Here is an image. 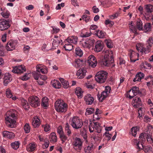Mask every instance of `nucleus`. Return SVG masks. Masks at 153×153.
<instances>
[{"mask_svg":"<svg viewBox=\"0 0 153 153\" xmlns=\"http://www.w3.org/2000/svg\"><path fill=\"white\" fill-rule=\"evenodd\" d=\"M84 61L80 59H78L76 60L73 63V65L76 68L82 67L83 66H84Z\"/></svg>","mask_w":153,"mask_h":153,"instance_id":"nucleus-21","label":"nucleus"},{"mask_svg":"<svg viewBox=\"0 0 153 153\" xmlns=\"http://www.w3.org/2000/svg\"><path fill=\"white\" fill-rule=\"evenodd\" d=\"M51 84L52 86L56 89H59L61 87V84L59 80L54 79L51 81Z\"/></svg>","mask_w":153,"mask_h":153,"instance_id":"nucleus-28","label":"nucleus"},{"mask_svg":"<svg viewBox=\"0 0 153 153\" xmlns=\"http://www.w3.org/2000/svg\"><path fill=\"white\" fill-rule=\"evenodd\" d=\"M24 129L26 133H28L29 132L30 127L28 123H26L24 126Z\"/></svg>","mask_w":153,"mask_h":153,"instance_id":"nucleus-49","label":"nucleus"},{"mask_svg":"<svg viewBox=\"0 0 153 153\" xmlns=\"http://www.w3.org/2000/svg\"><path fill=\"white\" fill-rule=\"evenodd\" d=\"M36 71L39 73L40 72H41L43 74H46L48 72L45 66L42 67L40 66H37Z\"/></svg>","mask_w":153,"mask_h":153,"instance_id":"nucleus-30","label":"nucleus"},{"mask_svg":"<svg viewBox=\"0 0 153 153\" xmlns=\"http://www.w3.org/2000/svg\"><path fill=\"white\" fill-rule=\"evenodd\" d=\"M131 90L133 93L134 96L136 95L137 94H140V96H144L146 94V91L144 89H142L139 90L138 87L134 86L132 87L131 91Z\"/></svg>","mask_w":153,"mask_h":153,"instance_id":"nucleus-9","label":"nucleus"},{"mask_svg":"<svg viewBox=\"0 0 153 153\" xmlns=\"http://www.w3.org/2000/svg\"><path fill=\"white\" fill-rule=\"evenodd\" d=\"M59 79L64 88H67L69 87V83L68 81L65 80L63 78H59Z\"/></svg>","mask_w":153,"mask_h":153,"instance_id":"nucleus-33","label":"nucleus"},{"mask_svg":"<svg viewBox=\"0 0 153 153\" xmlns=\"http://www.w3.org/2000/svg\"><path fill=\"white\" fill-rule=\"evenodd\" d=\"M94 109L93 108L87 109L85 114L89 115L94 113Z\"/></svg>","mask_w":153,"mask_h":153,"instance_id":"nucleus-56","label":"nucleus"},{"mask_svg":"<svg viewBox=\"0 0 153 153\" xmlns=\"http://www.w3.org/2000/svg\"><path fill=\"white\" fill-rule=\"evenodd\" d=\"M29 104L31 106L36 108L40 105V100L36 96H33L30 97L28 99Z\"/></svg>","mask_w":153,"mask_h":153,"instance_id":"nucleus-8","label":"nucleus"},{"mask_svg":"<svg viewBox=\"0 0 153 153\" xmlns=\"http://www.w3.org/2000/svg\"><path fill=\"white\" fill-rule=\"evenodd\" d=\"M102 137V135L101 134H97L95 135H93L92 137L93 139L95 141H100Z\"/></svg>","mask_w":153,"mask_h":153,"instance_id":"nucleus-43","label":"nucleus"},{"mask_svg":"<svg viewBox=\"0 0 153 153\" xmlns=\"http://www.w3.org/2000/svg\"><path fill=\"white\" fill-rule=\"evenodd\" d=\"M37 145L34 143L32 142L30 143L27 146V149L29 152H33L35 150Z\"/></svg>","mask_w":153,"mask_h":153,"instance_id":"nucleus-27","label":"nucleus"},{"mask_svg":"<svg viewBox=\"0 0 153 153\" xmlns=\"http://www.w3.org/2000/svg\"><path fill=\"white\" fill-rule=\"evenodd\" d=\"M80 134L85 140H86L87 139V132L85 128H83L80 129Z\"/></svg>","mask_w":153,"mask_h":153,"instance_id":"nucleus-40","label":"nucleus"},{"mask_svg":"<svg viewBox=\"0 0 153 153\" xmlns=\"http://www.w3.org/2000/svg\"><path fill=\"white\" fill-rule=\"evenodd\" d=\"M21 104L23 107H26L28 106V104L26 100L23 99L21 100Z\"/></svg>","mask_w":153,"mask_h":153,"instance_id":"nucleus-59","label":"nucleus"},{"mask_svg":"<svg viewBox=\"0 0 153 153\" xmlns=\"http://www.w3.org/2000/svg\"><path fill=\"white\" fill-rule=\"evenodd\" d=\"M48 99L47 97H45L42 99L41 105L42 106L46 107L48 106Z\"/></svg>","mask_w":153,"mask_h":153,"instance_id":"nucleus-38","label":"nucleus"},{"mask_svg":"<svg viewBox=\"0 0 153 153\" xmlns=\"http://www.w3.org/2000/svg\"><path fill=\"white\" fill-rule=\"evenodd\" d=\"M20 143L18 141H16L12 143L11 146L12 148L14 150L17 149L19 147Z\"/></svg>","mask_w":153,"mask_h":153,"instance_id":"nucleus-42","label":"nucleus"},{"mask_svg":"<svg viewBox=\"0 0 153 153\" xmlns=\"http://www.w3.org/2000/svg\"><path fill=\"white\" fill-rule=\"evenodd\" d=\"M69 123L73 128L76 129L81 128L83 125L82 120L77 117H74L71 118Z\"/></svg>","mask_w":153,"mask_h":153,"instance_id":"nucleus-6","label":"nucleus"},{"mask_svg":"<svg viewBox=\"0 0 153 153\" xmlns=\"http://www.w3.org/2000/svg\"><path fill=\"white\" fill-rule=\"evenodd\" d=\"M75 52L76 55L79 57H81L83 55L82 51L79 47H77L76 48Z\"/></svg>","mask_w":153,"mask_h":153,"instance_id":"nucleus-45","label":"nucleus"},{"mask_svg":"<svg viewBox=\"0 0 153 153\" xmlns=\"http://www.w3.org/2000/svg\"><path fill=\"white\" fill-rule=\"evenodd\" d=\"M78 38L76 36H71L68 37L65 39V43H73L76 44L77 43Z\"/></svg>","mask_w":153,"mask_h":153,"instance_id":"nucleus-25","label":"nucleus"},{"mask_svg":"<svg viewBox=\"0 0 153 153\" xmlns=\"http://www.w3.org/2000/svg\"><path fill=\"white\" fill-rule=\"evenodd\" d=\"M92 9L94 13H97L99 11V9L96 6H93L92 8Z\"/></svg>","mask_w":153,"mask_h":153,"instance_id":"nucleus-63","label":"nucleus"},{"mask_svg":"<svg viewBox=\"0 0 153 153\" xmlns=\"http://www.w3.org/2000/svg\"><path fill=\"white\" fill-rule=\"evenodd\" d=\"M41 124V119L38 116L35 117L32 121V125L35 128L38 127Z\"/></svg>","mask_w":153,"mask_h":153,"instance_id":"nucleus-22","label":"nucleus"},{"mask_svg":"<svg viewBox=\"0 0 153 153\" xmlns=\"http://www.w3.org/2000/svg\"><path fill=\"white\" fill-rule=\"evenodd\" d=\"M42 126L43 128L44 131L45 132H48L50 131V127L49 125L48 124H46L45 125H42Z\"/></svg>","mask_w":153,"mask_h":153,"instance_id":"nucleus-52","label":"nucleus"},{"mask_svg":"<svg viewBox=\"0 0 153 153\" xmlns=\"http://www.w3.org/2000/svg\"><path fill=\"white\" fill-rule=\"evenodd\" d=\"M104 45L102 42L100 41L96 42L95 44L94 51L96 52H100L103 49Z\"/></svg>","mask_w":153,"mask_h":153,"instance_id":"nucleus-16","label":"nucleus"},{"mask_svg":"<svg viewBox=\"0 0 153 153\" xmlns=\"http://www.w3.org/2000/svg\"><path fill=\"white\" fill-rule=\"evenodd\" d=\"M109 94L107 92L103 91L100 94H98L97 95V97L100 101L102 102L108 97Z\"/></svg>","mask_w":153,"mask_h":153,"instance_id":"nucleus-29","label":"nucleus"},{"mask_svg":"<svg viewBox=\"0 0 153 153\" xmlns=\"http://www.w3.org/2000/svg\"><path fill=\"white\" fill-rule=\"evenodd\" d=\"M44 143L43 145V147L44 149H46L48 148L49 145V142L48 140H44Z\"/></svg>","mask_w":153,"mask_h":153,"instance_id":"nucleus-60","label":"nucleus"},{"mask_svg":"<svg viewBox=\"0 0 153 153\" xmlns=\"http://www.w3.org/2000/svg\"><path fill=\"white\" fill-rule=\"evenodd\" d=\"M94 127V124L93 125H92L91 124H90L89 128V130L90 132H92L95 130V128Z\"/></svg>","mask_w":153,"mask_h":153,"instance_id":"nucleus-64","label":"nucleus"},{"mask_svg":"<svg viewBox=\"0 0 153 153\" xmlns=\"http://www.w3.org/2000/svg\"><path fill=\"white\" fill-rule=\"evenodd\" d=\"M6 94L7 97L8 98H11L12 97V94L10 90L9 89H7L6 92Z\"/></svg>","mask_w":153,"mask_h":153,"instance_id":"nucleus-55","label":"nucleus"},{"mask_svg":"<svg viewBox=\"0 0 153 153\" xmlns=\"http://www.w3.org/2000/svg\"><path fill=\"white\" fill-rule=\"evenodd\" d=\"M91 33V31H90L89 32L87 31L84 32L82 31L80 36L82 37H87L90 36Z\"/></svg>","mask_w":153,"mask_h":153,"instance_id":"nucleus-46","label":"nucleus"},{"mask_svg":"<svg viewBox=\"0 0 153 153\" xmlns=\"http://www.w3.org/2000/svg\"><path fill=\"white\" fill-rule=\"evenodd\" d=\"M54 107L57 112L65 113L68 108V105L63 100L58 99L55 103Z\"/></svg>","mask_w":153,"mask_h":153,"instance_id":"nucleus-4","label":"nucleus"},{"mask_svg":"<svg viewBox=\"0 0 153 153\" xmlns=\"http://www.w3.org/2000/svg\"><path fill=\"white\" fill-rule=\"evenodd\" d=\"M107 47L109 48H111L113 47V43L111 40H106Z\"/></svg>","mask_w":153,"mask_h":153,"instance_id":"nucleus-54","label":"nucleus"},{"mask_svg":"<svg viewBox=\"0 0 153 153\" xmlns=\"http://www.w3.org/2000/svg\"><path fill=\"white\" fill-rule=\"evenodd\" d=\"M71 127L69 124L68 123H67L65 125V132L68 137L71 136Z\"/></svg>","mask_w":153,"mask_h":153,"instance_id":"nucleus-34","label":"nucleus"},{"mask_svg":"<svg viewBox=\"0 0 153 153\" xmlns=\"http://www.w3.org/2000/svg\"><path fill=\"white\" fill-rule=\"evenodd\" d=\"M17 44L16 41L10 40L7 44L6 48L8 51H12L14 49L15 46Z\"/></svg>","mask_w":153,"mask_h":153,"instance_id":"nucleus-17","label":"nucleus"},{"mask_svg":"<svg viewBox=\"0 0 153 153\" xmlns=\"http://www.w3.org/2000/svg\"><path fill=\"white\" fill-rule=\"evenodd\" d=\"M75 92L78 98H81L82 97L83 92L81 88L79 87L76 88Z\"/></svg>","mask_w":153,"mask_h":153,"instance_id":"nucleus-35","label":"nucleus"},{"mask_svg":"<svg viewBox=\"0 0 153 153\" xmlns=\"http://www.w3.org/2000/svg\"><path fill=\"white\" fill-rule=\"evenodd\" d=\"M2 134L3 137L10 139L13 138L15 137V135L13 133L7 131H3Z\"/></svg>","mask_w":153,"mask_h":153,"instance_id":"nucleus-23","label":"nucleus"},{"mask_svg":"<svg viewBox=\"0 0 153 153\" xmlns=\"http://www.w3.org/2000/svg\"><path fill=\"white\" fill-rule=\"evenodd\" d=\"M26 69L23 65L17 66L13 68L12 72L14 73L20 74L26 71Z\"/></svg>","mask_w":153,"mask_h":153,"instance_id":"nucleus-12","label":"nucleus"},{"mask_svg":"<svg viewBox=\"0 0 153 153\" xmlns=\"http://www.w3.org/2000/svg\"><path fill=\"white\" fill-rule=\"evenodd\" d=\"M86 72V71L85 69L83 68L77 71L76 73V75L78 78L82 79L85 76Z\"/></svg>","mask_w":153,"mask_h":153,"instance_id":"nucleus-19","label":"nucleus"},{"mask_svg":"<svg viewBox=\"0 0 153 153\" xmlns=\"http://www.w3.org/2000/svg\"><path fill=\"white\" fill-rule=\"evenodd\" d=\"M83 140L79 137H76L72 143L73 149L78 152H80L82 147Z\"/></svg>","mask_w":153,"mask_h":153,"instance_id":"nucleus-7","label":"nucleus"},{"mask_svg":"<svg viewBox=\"0 0 153 153\" xmlns=\"http://www.w3.org/2000/svg\"><path fill=\"white\" fill-rule=\"evenodd\" d=\"M33 75L35 79L38 80L39 78H40V74L38 72L34 71L33 73Z\"/></svg>","mask_w":153,"mask_h":153,"instance_id":"nucleus-50","label":"nucleus"},{"mask_svg":"<svg viewBox=\"0 0 153 153\" xmlns=\"http://www.w3.org/2000/svg\"><path fill=\"white\" fill-rule=\"evenodd\" d=\"M84 99L86 104L91 105L92 104L94 100V98L90 94H87L85 96Z\"/></svg>","mask_w":153,"mask_h":153,"instance_id":"nucleus-20","label":"nucleus"},{"mask_svg":"<svg viewBox=\"0 0 153 153\" xmlns=\"http://www.w3.org/2000/svg\"><path fill=\"white\" fill-rule=\"evenodd\" d=\"M10 26V21L3 19L0 22V27L3 29H8Z\"/></svg>","mask_w":153,"mask_h":153,"instance_id":"nucleus-26","label":"nucleus"},{"mask_svg":"<svg viewBox=\"0 0 153 153\" xmlns=\"http://www.w3.org/2000/svg\"><path fill=\"white\" fill-rule=\"evenodd\" d=\"M111 90V87L109 86H107L105 87V90L103 91L107 92V93L109 94L110 93Z\"/></svg>","mask_w":153,"mask_h":153,"instance_id":"nucleus-61","label":"nucleus"},{"mask_svg":"<svg viewBox=\"0 0 153 153\" xmlns=\"http://www.w3.org/2000/svg\"><path fill=\"white\" fill-rule=\"evenodd\" d=\"M94 149V146L92 143H90L85 147V152L91 153Z\"/></svg>","mask_w":153,"mask_h":153,"instance_id":"nucleus-37","label":"nucleus"},{"mask_svg":"<svg viewBox=\"0 0 153 153\" xmlns=\"http://www.w3.org/2000/svg\"><path fill=\"white\" fill-rule=\"evenodd\" d=\"M64 48L66 51H70L73 48L72 44L66 43L64 46Z\"/></svg>","mask_w":153,"mask_h":153,"instance_id":"nucleus-44","label":"nucleus"},{"mask_svg":"<svg viewBox=\"0 0 153 153\" xmlns=\"http://www.w3.org/2000/svg\"><path fill=\"white\" fill-rule=\"evenodd\" d=\"M96 35L100 38H104L106 36V33L103 31L98 30L95 33Z\"/></svg>","mask_w":153,"mask_h":153,"instance_id":"nucleus-32","label":"nucleus"},{"mask_svg":"<svg viewBox=\"0 0 153 153\" xmlns=\"http://www.w3.org/2000/svg\"><path fill=\"white\" fill-rule=\"evenodd\" d=\"M138 129V128L137 126L133 127L131 128V132L132 135H133L134 136H136L137 130Z\"/></svg>","mask_w":153,"mask_h":153,"instance_id":"nucleus-48","label":"nucleus"},{"mask_svg":"<svg viewBox=\"0 0 153 153\" xmlns=\"http://www.w3.org/2000/svg\"><path fill=\"white\" fill-rule=\"evenodd\" d=\"M95 40L93 39H87L85 41L82 43V46L85 48L89 49L92 46L94 43Z\"/></svg>","mask_w":153,"mask_h":153,"instance_id":"nucleus-11","label":"nucleus"},{"mask_svg":"<svg viewBox=\"0 0 153 153\" xmlns=\"http://www.w3.org/2000/svg\"><path fill=\"white\" fill-rule=\"evenodd\" d=\"M50 141L51 142H56L57 141V137L55 133H51L49 136Z\"/></svg>","mask_w":153,"mask_h":153,"instance_id":"nucleus-39","label":"nucleus"},{"mask_svg":"<svg viewBox=\"0 0 153 153\" xmlns=\"http://www.w3.org/2000/svg\"><path fill=\"white\" fill-rule=\"evenodd\" d=\"M108 73L104 71H101L98 72L95 76V79L100 83L105 82L108 78Z\"/></svg>","mask_w":153,"mask_h":153,"instance_id":"nucleus-5","label":"nucleus"},{"mask_svg":"<svg viewBox=\"0 0 153 153\" xmlns=\"http://www.w3.org/2000/svg\"><path fill=\"white\" fill-rule=\"evenodd\" d=\"M1 15L4 18H7L10 16V12L7 9H4L3 12L1 13Z\"/></svg>","mask_w":153,"mask_h":153,"instance_id":"nucleus-41","label":"nucleus"},{"mask_svg":"<svg viewBox=\"0 0 153 153\" xmlns=\"http://www.w3.org/2000/svg\"><path fill=\"white\" fill-rule=\"evenodd\" d=\"M146 48L143 47L142 44H138L136 45V49L142 53H147L151 51V48L153 44V39L152 37H150L149 39L147 41Z\"/></svg>","mask_w":153,"mask_h":153,"instance_id":"nucleus-2","label":"nucleus"},{"mask_svg":"<svg viewBox=\"0 0 153 153\" xmlns=\"http://www.w3.org/2000/svg\"><path fill=\"white\" fill-rule=\"evenodd\" d=\"M94 127L97 132L100 133L101 132L102 127L100 126V123L97 122L94 123Z\"/></svg>","mask_w":153,"mask_h":153,"instance_id":"nucleus-36","label":"nucleus"},{"mask_svg":"<svg viewBox=\"0 0 153 153\" xmlns=\"http://www.w3.org/2000/svg\"><path fill=\"white\" fill-rule=\"evenodd\" d=\"M136 25L137 29H143L142 22L140 20L138 19L137 21Z\"/></svg>","mask_w":153,"mask_h":153,"instance_id":"nucleus-47","label":"nucleus"},{"mask_svg":"<svg viewBox=\"0 0 153 153\" xmlns=\"http://www.w3.org/2000/svg\"><path fill=\"white\" fill-rule=\"evenodd\" d=\"M113 55L112 51H108L106 52L101 62V65L102 66L108 67L111 64L113 63L114 61Z\"/></svg>","mask_w":153,"mask_h":153,"instance_id":"nucleus-3","label":"nucleus"},{"mask_svg":"<svg viewBox=\"0 0 153 153\" xmlns=\"http://www.w3.org/2000/svg\"><path fill=\"white\" fill-rule=\"evenodd\" d=\"M12 77L11 74L9 73H6L4 75L3 77V82L4 85L6 86L8 83L12 80Z\"/></svg>","mask_w":153,"mask_h":153,"instance_id":"nucleus-18","label":"nucleus"},{"mask_svg":"<svg viewBox=\"0 0 153 153\" xmlns=\"http://www.w3.org/2000/svg\"><path fill=\"white\" fill-rule=\"evenodd\" d=\"M129 54L131 62H134L139 60V54L135 53L134 51L130 50L129 51Z\"/></svg>","mask_w":153,"mask_h":153,"instance_id":"nucleus-13","label":"nucleus"},{"mask_svg":"<svg viewBox=\"0 0 153 153\" xmlns=\"http://www.w3.org/2000/svg\"><path fill=\"white\" fill-rule=\"evenodd\" d=\"M29 74H26L22 77H21V79L23 80H27L29 79L30 78Z\"/></svg>","mask_w":153,"mask_h":153,"instance_id":"nucleus-57","label":"nucleus"},{"mask_svg":"<svg viewBox=\"0 0 153 153\" xmlns=\"http://www.w3.org/2000/svg\"><path fill=\"white\" fill-rule=\"evenodd\" d=\"M145 9L146 13V15H148L153 11V6L151 4H148L146 6Z\"/></svg>","mask_w":153,"mask_h":153,"instance_id":"nucleus-31","label":"nucleus"},{"mask_svg":"<svg viewBox=\"0 0 153 153\" xmlns=\"http://www.w3.org/2000/svg\"><path fill=\"white\" fill-rule=\"evenodd\" d=\"M145 133H141L139 137V141L137 142V140H135V142L134 143H137V148L138 149H142L141 147L139 146L140 143L142 146L143 147V144L146 141L145 138Z\"/></svg>","mask_w":153,"mask_h":153,"instance_id":"nucleus-10","label":"nucleus"},{"mask_svg":"<svg viewBox=\"0 0 153 153\" xmlns=\"http://www.w3.org/2000/svg\"><path fill=\"white\" fill-rule=\"evenodd\" d=\"M59 137L60 139H61L62 141V143H64L67 140V137L65 134L64 133L59 135Z\"/></svg>","mask_w":153,"mask_h":153,"instance_id":"nucleus-53","label":"nucleus"},{"mask_svg":"<svg viewBox=\"0 0 153 153\" xmlns=\"http://www.w3.org/2000/svg\"><path fill=\"white\" fill-rule=\"evenodd\" d=\"M17 112L15 110L11 109L7 112L5 115V123L8 127L13 128L15 127L17 123Z\"/></svg>","mask_w":153,"mask_h":153,"instance_id":"nucleus-1","label":"nucleus"},{"mask_svg":"<svg viewBox=\"0 0 153 153\" xmlns=\"http://www.w3.org/2000/svg\"><path fill=\"white\" fill-rule=\"evenodd\" d=\"M60 43V41L58 39H53L52 43V45L53 46L57 47Z\"/></svg>","mask_w":153,"mask_h":153,"instance_id":"nucleus-51","label":"nucleus"},{"mask_svg":"<svg viewBox=\"0 0 153 153\" xmlns=\"http://www.w3.org/2000/svg\"><path fill=\"white\" fill-rule=\"evenodd\" d=\"M145 76L144 73L141 72H137L135 78L133 79V81L136 82L137 81L140 82Z\"/></svg>","mask_w":153,"mask_h":153,"instance_id":"nucleus-24","label":"nucleus"},{"mask_svg":"<svg viewBox=\"0 0 153 153\" xmlns=\"http://www.w3.org/2000/svg\"><path fill=\"white\" fill-rule=\"evenodd\" d=\"M132 105L135 108H138L142 105V102L139 97H135L132 101Z\"/></svg>","mask_w":153,"mask_h":153,"instance_id":"nucleus-15","label":"nucleus"},{"mask_svg":"<svg viewBox=\"0 0 153 153\" xmlns=\"http://www.w3.org/2000/svg\"><path fill=\"white\" fill-rule=\"evenodd\" d=\"M88 63L89 66L92 68L95 67L97 64V62L95 57L93 55L90 56L88 57Z\"/></svg>","mask_w":153,"mask_h":153,"instance_id":"nucleus-14","label":"nucleus"},{"mask_svg":"<svg viewBox=\"0 0 153 153\" xmlns=\"http://www.w3.org/2000/svg\"><path fill=\"white\" fill-rule=\"evenodd\" d=\"M105 24L106 25H109L110 26H112L114 24L113 22L109 20H106L105 21Z\"/></svg>","mask_w":153,"mask_h":153,"instance_id":"nucleus-62","label":"nucleus"},{"mask_svg":"<svg viewBox=\"0 0 153 153\" xmlns=\"http://www.w3.org/2000/svg\"><path fill=\"white\" fill-rule=\"evenodd\" d=\"M57 132L59 135L64 133L62 126H60L58 127L57 129Z\"/></svg>","mask_w":153,"mask_h":153,"instance_id":"nucleus-58","label":"nucleus"}]
</instances>
